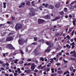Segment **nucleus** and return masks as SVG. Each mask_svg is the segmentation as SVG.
<instances>
[{
	"label": "nucleus",
	"instance_id": "1",
	"mask_svg": "<svg viewBox=\"0 0 76 76\" xmlns=\"http://www.w3.org/2000/svg\"><path fill=\"white\" fill-rule=\"evenodd\" d=\"M46 44L47 45H48L49 46L47 48V49L45 51V53H46L47 52H48V53H50V51L51 50L50 48L53 45V43H51L50 42H46Z\"/></svg>",
	"mask_w": 76,
	"mask_h": 76
},
{
	"label": "nucleus",
	"instance_id": "2",
	"mask_svg": "<svg viewBox=\"0 0 76 76\" xmlns=\"http://www.w3.org/2000/svg\"><path fill=\"white\" fill-rule=\"evenodd\" d=\"M16 31H18L19 29H21L22 28V25L20 23H18L15 26Z\"/></svg>",
	"mask_w": 76,
	"mask_h": 76
},
{
	"label": "nucleus",
	"instance_id": "3",
	"mask_svg": "<svg viewBox=\"0 0 76 76\" xmlns=\"http://www.w3.org/2000/svg\"><path fill=\"white\" fill-rule=\"evenodd\" d=\"M19 44L20 45H23L24 44V41L23 39H20L18 40Z\"/></svg>",
	"mask_w": 76,
	"mask_h": 76
},
{
	"label": "nucleus",
	"instance_id": "4",
	"mask_svg": "<svg viewBox=\"0 0 76 76\" xmlns=\"http://www.w3.org/2000/svg\"><path fill=\"white\" fill-rule=\"evenodd\" d=\"M37 66V65H35V63H34L32 64V65L31 66V70H34L35 68Z\"/></svg>",
	"mask_w": 76,
	"mask_h": 76
},
{
	"label": "nucleus",
	"instance_id": "5",
	"mask_svg": "<svg viewBox=\"0 0 76 76\" xmlns=\"http://www.w3.org/2000/svg\"><path fill=\"white\" fill-rule=\"evenodd\" d=\"M8 48H9V49L11 50H15V48L13 47L11 44L8 45Z\"/></svg>",
	"mask_w": 76,
	"mask_h": 76
},
{
	"label": "nucleus",
	"instance_id": "6",
	"mask_svg": "<svg viewBox=\"0 0 76 76\" xmlns=\"http://www.w3.org/2000/svg\"><path fill=\"white\" fill-rule=\"evenodd\" d=\"M13 38L12 37H9L6 38V40L7 41H10L12 40Z\"/></svg>",
	"mask_w": 76,
	"mask_h": 76
},
{
	"label": "nucleus",
	"instance_id": "7",
	"mask_svg": "<svg viewBox=\"0 0 76 76\" xmlns=\"http://www.w3.org/2000/svg\"><path fill=\"white\" fill-rule=\"evenodd\" d=\"M45 20H44L42 19H39L38 20V22L39 23H42L45 22Z\"/></svg>",
	"mask_w": 76,
	"mask_h": 76
},
{
	"label": "nucleus",
	"instance_id": "8",
	"mask_svg": "<svg viewBox=\"0 0 76 76\" xmlns=\"http://www.w3.org/2000/svg\"><path fill=\"white\" fill-rule=\"evenodd\" d=\"M34 53L35 55H38L39 54V51L37 49H35L34 51Z\"/></svg>",
	"mask_w": 76,
	"mask_h": 76
},
{
	"label": "nucleus",
	"instance_id": "9",
	"mask_svg": "<svg viewBox=\"0 0 76 76\" xmlns=\"http://www.w3.org/2000/svg\"><path fill=\"white\" fill-rule=\"evenodd\" d=\"M48 8L50 9H53L54 8V6L52 5H49Z\"/></svg>",
	"mask_w": 76,
	"mask_h": 76
},
{
	"label": "nucleus",
	"instance_id": "10",
	"mask_svg": "<svg viewBox=\"0 0 76 76\" xmlns=\"http://www.w3.org/2000/svg\"><path fill=\"white\" fill-rule=\"evenodd\" d=\"M60 3H57L55 5L56 7V8H58L59 7H60Z\"/></svg>",
	"mask_w": 76,
	"mask_h": 76
},
{
	"label": "nucleus",
	"instance_id": "11",
	"mask_svg": "<svg viewBox=\"0 0 76 76\" xmlns=\"http://www.w3.org/2000/svg\"><path fill=\"white\" fill-rule=\"evenodd\" d=\"M72 22L73 23V25H76V23H75L76 22V19L74 18Z\"/></svg>",
	"mask_w": 76,
	"mask_h": 76
},
{
	"label": "nucleus",
	"instance_id": "12",
	"mask_svg": "<svg viewBox=\"0 0 76 76\" xmlns=\"http://www.w3.org/2000/svg\"><path fill=\"white\" fill-rule=\"evenodd\" d=\"M60 18L59 17H56L55 18V19H54L53 20H52V21H55V20H57L58 19H59Z\"/></svg>",
	"mask_w": 76,
	"mask_h": 76
},
{
	"label": "nucleus",
	"instance_id": "13",
	"mask_svg": "<svg viewBox=\"0 0 76 76\" xmlns=\"http://www.w3.org/2000/svg\"><path fill=\"white\" fill-rule=\"evenodd\" d=\"M45 18L47 19H50V18H51L50 16L48 15H46L45 16Z\"/></svg>",
	"mask_w": 76,
	"mask_h": 76
},
{
	"label": "nucleus",
	"instance_id": "14",
	"mask_svg": "<svg viewBox=\"0 0 76 76\" xmlns=\"http://www.w3.org/2000/svg\"><path fill=\"white\" fill-rule=\"evenodd\" d=\"M36 14L35 13V12H32L29 14V15L30 16H33V15H35Z\"/></svg>",
	"mask_w": 76,
	"mask_h": 76
},
{
	"label": "nucleus",
	"instance_id": "15",
	"mask_svg": "<svg viewBox=\"0 0 76 76\" xmlns=\"http://www.w3.org/2000/svg\"><path fill=\"white\" fill-rule=\"evenodd\" d=\"M17 70L18 71V72L19 73H22V71H20V68H18Z\"/></svg>",
	"mask_w": 76,
	"mask_h": 76
},
{
	"label": "nucleus",
	"instance_id": "16",
	"mask_svg": "<svg viewBox=\"0 0 76 76\" xmlns=\"http://www.w3.org/2000/svg\"><path fill=\"white\" fill-rule=\"evenodd\" d=\"M50 70V68H47L45 70V72H48V71H49Z\"/></svg>",
	"mask_w": 76,
	"mask_h": 76
},
{
	"label": "nucleus",
	"instance_id": "17",
	"mask_svg": "<svg viewBox=\"0 0 76 76\" xmlns=\"http://www.w3.org/2000/svg\"><path fill=\"white\" fill-rule=\"evenodd\" d=\"M26 5L29 6L30 5V2L29 1H27L26 4Z\"/></svg>",
	"mask_w": 76,
	"mask_h": 76
},
{
	"label": "nucleus",
	"instance_id": "18",
	"mask_svg": "<svg viewBox=\"0 0 76 76\" xmlns=\"http://www.w3.org/2000/svg\"><path fill=\"white\" fill-rule=\"evenodd\" d=\"M30 11H31V12H34V11H35V9H34L33 8H31L30 9Z\"/></svg>",
	"mask_w": 76,
	"mask_h": 76
},
{
	"label": "nucleus",
	"instance_id": "19",
	"mask_svg": "<svg viewBox=\"0 0 76 76\" xmlns=\"http://www.w3.org/2000/svg\"><path fill=\"white\" fill-rule=\"evenodd\" d=\"M7 3H6V2H4L3 3V4H4V6H3V7H4V9H5L6 8V4Z\"/></svg>",
	"mask_w": 76,
	"mask_h": 76
},
{
	"label": "nucleus",
	"instance_id": "20",
	"mask_svg": "<svg viewBox=\"0 0 76 76\" xmlns=\"http://www.w3.org/2000/svg\"><path fill=\"white\" fill-rule=\"evenodd\" d=\"M69 60H70L73 61L75 60V58H73L72 57H70L69 58Z\"/></svg>",
	"mask_w": 76,
	"mask_h": 76
},
{
	"label": "nucleus",
	"instance_id": "21",
	"mask_svg": "<svg viewBox=\"0 0 76 76\" xmlns=\"http://www.w3.org/2000/svg\"><path fill=\"white\" fill-rule=\"evenodd\" d=\"M21 6H22V7H25V3L23 2L21 4Z\"/></svg>",
	"mask_w": 76,
	"mask_h": 76
},
{
	"label": "nucleus",
	"instance_id": "22",
	"mask_svg": "<svg viewBox=\"0 0 76 76\" xmlns=\"http://www.w3.org/2000/svg\"><path fill=\"white\" fill-rule=\"evenodd\" d=\"M50 63H53L54 62V60L53 58H51V59L50 61Z\"/></svg>",
	"mask_w": 76,
	"mask_h": 76
},
{
	"label": "nucleus",
	"instance_id": "23",
	"mask_svg": "<svg viewBox=\"0 0 76 76\" xmlns=\"http://www.w3.org/2000/svg\"><path fill=\"white\" fill-rule=\"evenodd\" d=\"M40 60L41 61V60H42V61H44V59L42 57H41L40 58Z\"/></svg>",
	"mask_w": 76,
	"mask_h": 76
},
{
	"label": "nucleus",
	"instance_id": "24",
	"mask_svg": "<svg viewBox=\"0 0 76 76\" xmlns=\"http://www.w3.org/2000/svg\"><path fill=\"white\" fill-rule=\"evenodd\" d=\"M31 44H32V45H38V43L35 42L31 43Z\"/></svg>",
	"mask_w": 76,
	"mask_h": 76
},
{
	"label": "nucleus",
	"instance_id": "25",
	"mask_svg": "<svg viewBox=\"0 0 76 76\" xmlns=\"http://www.w3.org/2000/svg\"><path fill=\"white\" fill-rule=\"evenodd\" d=\"M58 73H59V74H61L62 73H63V71H58Z\"/></svg>",
	"mask_w": 76,
	"mask_h": 76
},
{
	"label": "nucleus",
	"instance_id": "26",
	"mask_svg": "<svg viewBox=\"0 0 76 76\" xmlns=\"http://www.w3.org/2000/svg\"><path fill=\"white\" fill-rule=\"evenodd\" d=\"M73 56H74L76 57V53L75 50H74V54H73Z\"/></svg>",
	"mask_w": 76,
	"mask_h": 76
},
{
	"label": "nucleus",
	"instance_id": "27",
	"mask_svg": "<svg viewBox=\"0 0 76 76\" xmlns=\"http://www.w3.org/2000/svg\"><path fill=\"white\" fill-rule=\"evenodd\" d=\"M60 15H63L64 14V12L63 11H61L59 12Z\"/></svg>",
	"mask_w": 76,
	"mask_h": 76
},
{
	"label": "nucleus",
	"instance_id": "28",
	"mask_svg": "<svg viewBox=\"0 0 76 76\" xmlns=\"http://www.w3.org/2000/svg\"><path fill=\"white\" fill-rule=\"evenodd\" d=\"M20 52L21 54H24V53H23V52L22 51V50H20Z\"/></svg>",
	"mask_w": 76,
	"mask_h": 76
},
{
	"label": "nucleus",
	"instance_id": "29",
	"mask_svg": "<svg viewBox=\"0 0 76 76\" xmlns=\"http://www.w3.org/2000/svg\"><path fill=\"white\" fill-rule=\"evenodd\" d=\"M44 40L43 39H41L38 40V42H44Z\"/></svg>",
	"mask_w": 76,
	"mask_h": 76
},
{
	"label": "nucleus",
	"instance_id": "30",
	"mask_svg": "<svg viewBox=\"0 0 76 76\" xmlns=\"http://www.w3.org/2000/svg\"><path fill=\"white\" fill-rule=\"evenodd\" d=\"M3 67H7V66H6V64H3Z\"/></svg>",
	"mask_w": 76,
	"mask_h": 76
},
{
	"label": "nucleus",
	"instance_id": "31",
	"mask_svg": "<svg viewBox=\"0 0 76 76\" xmlns=\"http://www.w3.org/2000/svg\"><path fill=\"white\" fill-rule=\"evenodd\" d=\"M66 38H67L68 39H70V37L69 36V35H67L66 37Z\"/></svg>",
	"mask_w": 76,
	"mask_h": 76
},
{
	"label": "nucleus",
	"instance_id": "32",
	"mask_svg": "<svg viewBox=\"0 0 76 76\" xmlns=\"http://www.w3.org/2000/svg\"><path fill=\"white\" fill-rule=\"evenodd\" d=\"M33 62L36 63V64H38V61L36 59H35Z\"/></svg>",
	"mask_w": 76,
	"mask_h": 76
},
{
	"label": "nucleus",
	"instance_id": "33",
	"mask_svg": "<svg viewBox=\"0 0 76 76\" xmlns=\"http://www.w3.org/2000/svg\"><path fill=\"white\" fill-rule=\"evenodd\" d=\"M27 61H31L32 59L31 58H28L27 60Z\"/></svg>",
	"mask_w": 76,
	"mask_h": 76
},
{
	"label": "nucleus",
	"instance_id": "34",
	"mask_svg": "<svg viewBox=\"0 0 76 76\" xmlns=\"http://www.w3.org/2000/svg\"><path fill=\"white\" fill-rule=\"evenodd\" d=\"M60 33L56 34L55 35V37H58V36L60 35Z\"/></svg>",
	"mask_w": 76,
	"mask_h": 76
},
{
	"label": "nucleus",
	"instance_id": "35",
	"mask_svg": "<svg viewBox=\"0 0 76 76\" xmlns=\"http://www.w3.org/2000/svg\"><path fill=\"white\" fill-rule=\"evenodd\" d=\"M19 63H20V64H22L23 63V61L22 60L21 61H19Z\"/></svg>",
	"mask_w": 76,
	"mask_h": 76
},
{
	"label": "nucleus",
	"instance_id": "36",
	"mask_svg": "<svg viewBox=\"0 0 76 76\" xmlns=\"http://www.w3.org/2000/svg\"><path fill=\"white\" fill-rule=\"evenodd\" d=\"M34 38L35 41H37L38 39V37H34Z\"/></svg>",
	"mask_w": 76,
	"mask_h": 76
},
{
	"label": "nucleus",
	"instance_id": "37",
	"mask_svg": "<svg viewBox=\"0 0 76 76\" xmlns=\"http://www.w3.org/2000/svg\"><path fill=\"white\" fill-rule=\"evenodd\" d=\"M14 34L12 33H10L8 35H13Z\"/></svg>",
	"mask_w": 76,
	"mask_h": 76
},
{
	"label": "nucleus",
	"instance_id": "38",
	"mask_svg": "<svg viewBox=\"0 0 76 76\" xmlns=\"http://www.w3.org/2000/svg\"><path fill=\"white\" fill-rule=\"evenodd\" d=\"M6 66H7V67H8V66H9V64H8V63L7 62L6 63Z\"/></svg>",
	"mask_w": 76,
	"mask_h": 76
},
{
	"label": "nucleus",
	"instance_id": "39",
	"mask_svg": "<svg viewBox=\"0 0 76 76\" xmlns=\"http://www.w3.org/2000/svg\"><path fill=\"white\" fill-rule=\"evenodd\" d=\"M49 5H48V4H47L45 5V7H48Z\"/></svg>",
	"mask_w": 76,
	"mask_h": 76
},
{
	"label": "nucleus",
	"instance_id": "40",
	"mask_svg": "<svg viewBox=\"0 0 76 76\" xmlns=\"http://www.w3.org/2000/svg\"><path fill=\"white\" fill-rule=\"evenodd\" d=\"M51 70H52V73H54V69L52 68L51 69Z\"/></svg>",
	"mask_w": 76,
	"mask_h": 76
},
{
	"label": "nucleus",
	"instance_id": "41",
	"mask_svg": "<svg viewBox=\"0 0 76 76\" xmlns=\"http://www.w3.org/2000/svg\"><path fill=\"white\" fill-rule=\"evenodd\" d=\"M73 67H71L70 68V70L71 71H72L73 70Z\"/></svg>",
	"mask_w": 76,
	"mask_h": 76
},
{
	"label": "nucleus",
	"instance_id": "42",
	"mask_svg": "<svg viewBox=\"0 0 76 76\" xmlns=\"http://www.w3.org/2000/svg\"><path fill=\"white\" fill-rule=\"evenodd\" d=\"M1 70H5L4 68L3 67H1Z\"/></svg>",
	"mask_w": 76,
	"mask_h": 76
},
{
	"label": "nucleus",
	"instance_id": "43",
	"mask_svg": "<svg viewBox=\"0 0 76 76\" xmlns=\"http://www.w3.org/2000/svg\"><path fill=\"white\" fill-rule=\"evenodd\" d=\"M74 33H75V31H73L72 32V36H73V34H74Z\"/></svg>",
	"mask_w": 76,
	"mask_h": 76
},
{
	"label": "nucleus",
	"instance_id": "44",
	"mask_svg": "<svg viewBox=\"0 0 76 76\" xmlns=\"http://www.w3.org/2000/svg\"><path fill=\"white\" fill-rule=\"evenodd\" d=\"M64 12H67V8H65L64 9Z\"/></svg>",
	"mask_w": 76,
	"mask_h": 76
},
{
	"label": "nucleus",
	"instance_id": "45",
	"mask_svg": "<svg viewBox=\"0 0 76 76\" xmlns=\"http://www.w3.org/2000/svg\"><path fill=\"white\" fill-rule=\"evenodd\" d=\"M12 20H15V17H13V16H12Z\"/></svg>",
	"mask_w": 76,
	"mask_h": 76
},
{
	"label": "nucleus",
	"instance_id": "46",
	"mask_svg": "<svg viewBox=\"0 0 76 76\" xmlns=\"http://www.w3.org/2000/svg\"><path fill=\"white\" fill-rule=\"evenodd\" d=\"M64 63H67V61L65 60V59H63Z\"/></svg>",
	"mask_w": 76,
	"mask_h": 76
},
{
	"label": "nucleus",
	"instance_id": "47",
	"mask_svg": "<svg viewBox=\"0 0 76 76\" xmlns=\"http://www.w3.org/2000/svg\"><path fill=\"white\" fill-rule=\"evenodd\" d=\"M12 21L7 22V23H8V24H11V23H12Z\"/></svg>",
	"mask_w": 76,
	"mask_h": 76
},
{
	"label": "nucleus",
	"instance_id": "48",
	"mask_svg": "<svg viewBox=\"0 0 76 76\" xmlns=\"http://www.w3.org/2000/svg\"><path fill=\"white\" fill-rule=\"evenodd\" d=\"M4 62L1 61H0V64H3Z\"/></svg>",
	"mask_w": 76,
	"mask_h": 76
},
{
	"label": "nucleus",
	"instance_id": "49",
	"mask_svg": "<svg viewBox=\"0 0 76 76\" xmlns=\"http://www.w3.org/2000/svg\"><path fill=\"white\" fill-rule=\"evenodd\" d=\"M74 53V51H73L71 52L70 53V54H73Z\"/></svg>",
	"mask_w": 76,
	"mask_h": 76
},
{
	"label": "nucleus",
	"instance_id": "50",
	"mask_svg": "<svg viewBox=\"0 0 76 76\" xmlns=\"http://www.w3.org/2000/svg\"><path fill=\"white\" fill-rule=\"evenodd\" d=\"M39 9L40 10H42V7H39Z\"/></svg>",
	"mask_w": 76,
	"mask_h": 76
},
{
	"label": "nucleus",
	"instance_id": "51",
	"mask_svg": "<svg viewBox=\"0 0 76 76\" xmlns=\"http://www.w3.org/2000/svg\"><path fill=\"white\" fill-rule=\"evenodd\" d=\"M73 27H72L69 28V30H70L71 31L72 30H73Z\"/></svg>",
	"mask_w": 76,
	"mask_h": 76
},
{
	"label": "nucleus",
	"instance_id": "52",
	"mask_svg": "<svg viewBox=\"0 0 76 76\" xmlns=\"http://www.w3.org/2000/svg\"><path fill=\"white\" fill-rule=\"evenodd\" d=\"M69 18H72V16L71 15H70L69 16Z\"/></svg>",
	"mask_w": 76,
	"mask_h": 76
},
{
	"label": "nucleus",
	"instance_id": "53",
	"mask_svg": "<svg viewBox=\"0 0 76 76\" xmlns=\"http://www.w3.org/2000/svg\"><path fill=\"white\" fill-rule=\"evenodd\" d=\"M32 64L31 63H29L28 64V66H29L30 65H32Z\"/></svg>",
	"mask_w": 76,
	"mask_h": 76
},
{
	"label": "nucleus",
	"instance_id": "54",
	"mask_svg": "<svg viewBox=\"0 0 76 76\" xmlns=\"http://www.w3.org/2000/svg\"><path fill=\"white\" fill-rule=\"evenodd\" d=\"M24 64V66H28V64H27V63Z\"/></svg>",
	"mask_w": 76,
	"mask_h": 76
},
{
	"label": "nucleus",
	"instance_id": "55",
	"mask_svg": "<svg viewBox=\"0 0 76 76\" xmlns=\"http://www.w3.org/2000/svg\"><path fill=\"white\" fill-rule=\"evenodd\" d=\"M14 76H17V73H14Z\"/></svg>",
	"mask_w": 76,
	"mask_h": 76
},
{
	"label": "nucleus",
	"instance_id": "56",
	"mask_svg": "<svg viewBox=\"0 0 76 76\" xmlns=\"http://www.w3.org/2000/svg\"><path fill=\"white\" fill-rule=\"evenodd\" d=\"M8 71H9V72H12V69H9L8 70Z\"/></svg>",
	"mask_w": 76,
	"mask_h": 76
},
{
	"label": "nucleus",
	"instance_id": "57",
	"mask_svg": "<svg viewBox=\"0 0 76 76\" xmlns=\"http://www.w3.org/2000/svg\"><path fill=\"white\" fill-rule=\"evenodd\" d=\"M74 47H75V45H72V49H73V48H74Z\"/></svg>",
	"mask_w": 76,
	"mask_h": 76
},
{
	"label": "nucleus",
	"instance_id": "58",
	"mask_svg": "<svg viewBox=\"0 0 76 76\" xmlns=\"http://www.w3.org/2000/svg\"><path fill=\"white\" fill-rule=\"evenodd\" d=\"M13 55V56H14V55H16V53H15V52H13L12 53Z\"/></svg>",
	"mask_w": 76,
	"mask_h": 76
},
{
	"label": "nucleus",
	"instance_id": "59",
	"mask_svg": "<svg viewBox=\"0 0 76 76\" xmlns=\"http://www.w3.org/2000/svg\"><path fill=\"white\" fill-rule=\"evenodd\" d=\"M57 41V38H55V41Z\"/></svg>",
	"mask_w": 76,
	"mask_h": 76
},
{
	"label": "nucleus",
	"instance_id": "60",
	"mask_svg": "<svg viewBox=\"0 0 76 76\" xmlns=\"http://www.w3.org/2000/svg\"><path fill=\"white\" fill-rule=\"evenodd\" d=\"M56 65H57V66H60V64L57 63L56 64Z\"/></svg>",
	"mask_w": 76,
	"mask_h": 76
},
{
	"label": "nucleus",
	"instance_id": "61",
	"mask_svg": "<svg viewBox=\"0 0 76 76\" xmlns=\"http://www.w3.org/2000/svg\"><path fill=\"white\" fill-rule=\"evenodd\" d=\"M4 25V24H0V26H3Z\"/></svg>",
	"mask_w": 76,
	"mask_h": 76
},
{
	"label": "nucleus",
	"instance_id": "62",
	"mask_svg": "<svg viewBox=\"0 0 76 76\" xmlns=\"http://www.w3.org/2000/svg\"><path fill=\"white\" fill-rule=\"evenodd\" d=\"M24 73H22L20 75V76H24Z\"/></svg>",
	"mask_w": 76,
	"mask_h": 76
},
{
	"label": "nucleus",
	"instance_id": "63",
	"mask_svg": "<svg viewBox=\"0 0 76 76\" xmlns=\"http://www.w3.org/2000/svg\"><path fill=\"white\" fill-rule=\"evenodd\" d=\"M34 72H38V70L37 69H35Z\"/></svg>",
	"mask_w": 76,
	"mask_h": 76
},
{
	"label": "nucleus",
	"instance_id": "64",
	"mask_svg": "<svg viewBox=\"0 0 76 76\" xmlns=\"http://www.w3.org/2000/svg\"><path fill=\"white\" fill-rule=\"evenodd\" d=\"M71 42H73V39H71Z\"/></svg>",
	"mask_w": 76,
	"mask_h": 76
}]
</instances>
